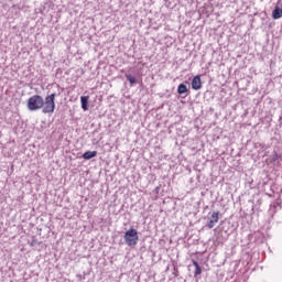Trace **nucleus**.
<instances>
[{
  "mask_svg": "<svg viewBox=\"0 0 282 282\" xmlns=\"http://www.w3.org/2000/svg\"><path fill=\"white\" fill-rule=\"evenodd\" d=\"M43 105H45V100L40 95H33L28 99L29 111H39V109H43Z\"/></svg>",
  "mask_w": 282,
  "mask_h": 282,
  "instance_id": "f257e3e1",
  "label": "nucleus"
},
{
  "mask_svg": "<svg viewBox=\"0 0 282 282\" xmlns=\"http://www.w3.org/2000/svg\"><path fill=\"white\" fill-rule=\"evenodd\" d=\"M56 93H53L45 97L44 104L42 107V113H54V109H56Z\"/></svg>",
  "mask_w": 282,
  "mask_h": 282,
  "instance_id": "f03ea898",
  "label": "nucleus"
},
{
  "mask_svg": "<svg viewBox=\"0 0 282 282\" xmlns=\"http://www.w3.org/2000/svg\"><path fill=\"white\" fill-rule=\"evenodd\" d=\"M123 239L127 246H130L131 248H133V246H138V241L140 240V237L138 236V230L130 228L124 232Z\"/></svg>",
  "mask_w": 282,
  "mask_h": 282,
  "instance_id": "7ed1b4c3",
  "label": "nucleus"
},
{
  "mask_svg": "<svg viewBox=\"0 0 282 282\" xmlns=\"http://www.w3.org/2000/svg\"><path fill=\"white\" fill-rule=\"evenodd\" d=\"M219 221V212H214L208 217L207 228L212 229L215 228V225Z\"/></svg>",
  "mask_w": 282,
  "mask_h": 282,
  "instance_id": "20e7f679",
  "label": "nucleus"
},
{
  "mask_svg": "<svg viewBox=\"0 0 282 282\" xmlns=\"http://www.w3.org/2000/svg\"><path fill=\"white\" fill-rule=\"evenodd\" d=\"M192 89H194L195 91H198V89H202V77H199V75L195 76L192 79Z\"/></svg>",
  "mask_w": 282,
  "mask_h": 282,
  "instance_id": "39448f33",
  "label": "nucleus"
},
{
  "mask_svg": "<svg viewBox=\"0 0 282 282\" xmlns=\"http://www.w3.org/2000/svg\"><path fill=\"white\" fill-rule=\"evenodd\" d=\"M80 104H82V109L84 111H87L89 109V96H82Z\"/></svg>",
  "mask_w": 282,
  "mask_h": 282,
  "instance_id": "423d86ee",
  "label": "nucleus"
},
{
  "mask_svg": "<svg viewBox=\"0 0 282 282\" xmlns=\"http://www.w3.org/2000/svg\"><path fill=\"white\" fill-rule=\"evenodd\" d=\"M98 155L97 151H87L83 154L84 160H91L93 158H96Z\"/></svg>",
  "mask_w": 282,
  "mask_h": 282,
  "instance_id": "0eeeda50",
  "label": "nucleus"
},
{
  "mask_svg": "<svg viewBox=\"0 0 282 282\" xmlns=\"http://www.w3.org/2000/svg\"><path fill=\"white\" fill-rule=\"evenodd\" d=\"M177 94H180V96L188 94V87H186L185 84H180L177 87Z\"/></svg>",
  "mask_w": 282,
  "mask_h": 282,
  "instance_id": "6e6552de",
  "label": "nucleus"
},
{
  "mask_svg": "<svg viewBox=\"0 0 282 282\" xmlns=\"http://www.w3.org/2000/svg\"><path fill=\"white\" fill-rule=\"evenodd\" d=\"M273 19H281L282 18V9L279 7H275V9L272 11Z\"/></svg>",
  "mask_w": 282,
  "mask_h": 282,
  "instance_id": "1a4fd4ad",
  "label": "nucleus"
},
{
  "mask_svg": "<svg viewBox=\"0 0 282 282\" xmlns=\"http://www.w3.org/2000/svg\"><path fill=\"white\" fill-rule=\"evenodd\" d=\"M126 78L130 83L131 87H133L138 83V79L131 74H126Z\"/></svg>",
  "mask_w": 282,
  "mask_h": 282,
  "instance_id": "9d476101",
  "label": "nucleus"
},
{
  "mask_svg": "<svg viewBox=\"0 0 282 282\" xmlns=\"http://www.w3.org/2000/svg\"><path fill=\"white\" fill-rule=\"evenodd\" d=\"M193 265L195 267L194 276H199V274H202V267H199V263L195 260H193Z\"/></svg>",
  "mask_w": 282,
  "mask_h": 282,
  "instance_id": "9b49d317",
  "label": "nucleus"
}]
</instances>
